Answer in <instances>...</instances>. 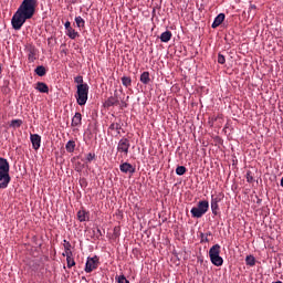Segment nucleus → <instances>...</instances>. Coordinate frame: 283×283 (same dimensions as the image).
<instances>
[{
	"label": "nucleus",
	"mask_w": 283,
	"mask_h": 283,
	"mask_svg": "<svg viewBox=\"0 0 283 283\" xmlns=\"http://www.w3.org/2000/svg\"><path fill=\"white\" fill-rule=\"evenodd\" d=\"M187 172V168L185 166H178V176H184Z\"/></svg>",
	"instance_id": "obj_36"
},
{
	"label": "nucleus",
	"mask_w": 283,
	"mask_h": 283,
	"mask_svg": "<svg viewBox=\"0 0 283 283\" xmlns=\"http://www.w3.org/2000/svg\"><path fill=\"white\" fill-rule=\"evenodd\" d=\"M249 177L251 178V175H249V172H248V178H249Z\"/></svg>",
	"instance_id": "obj_43"
},
{
	"label": "nucleus",
	"mask_w": 283,
	"mask_h": 283,
	"mask_svg": "<svg viewBox=\"0 0 283 283\" xmlns=\"http://www.w3.org/2000/svg\"><path fill=\"white\" fill-rule=\"evenodd\" d=\"M65 149L67 154H74V149H76V142L74 139H71L66 143Z\"/></svg>",
	"instance_id": "obj_20"
},
{
	"label": "nucleus",
	"mask_w": 283,
	"mask_h": 283,
	"mask_svg": "<svg viewBox=\"0 0 283 283\" xmlns=\"http://www.w3.org/2000/svg\"><path fill=\"white\" fill-rule=\"evenodd\" d=\"M245 264H247V266H255V256L248 255L245 258Z\"/></svg>",
	"instance_id": "obj_26"
},
{
	"label": "nucleus",
	"mask_w": 283,
	"mask_h": 283,
	"mask_svg": "<svg viewBox=\"0 0 283 283\" xmlns=\"http://www.w3.org/2000/svg\"><path fill=\"white\" fill-rule=\"evenodd\" d=\"M32 17H34V13L19 7L18 11L13 14L11 19L13 30H21V28H23V23H25L28 19H32Z\"/></svg>",
	"instance_id": "obj_1"
},
{
	"label": "nucleus",
	"mask_w": 283,
	"mask_h": 283,
	"mask_svg": "<svg viewBox=\"0 0 283 283\" xmlns=\"http://www.w3.org/2000/svg\"><path fill=\"white\" fill-rule=\"evenodd\" d=\"M109 129L112 132H117V134H120V130L123 129V126H120L119 123H113L109 125Z\"/></svg>",
	"instance_id": "obj_25"
},
{
	"label": "nucleus",
	"mask_w": 283,
	"mask_h": 283,
	"mask_svg": "<svg viewBox=\"0 0 283 283\" xmlns=\"http://www.w3.org/2000/svg\"><path fill=\"white\" fill-rule=\"evenodd\" d=\"M248 182H253V178H248Z\"/></svg>",
	"instance_id": "obj_40"
},
{
	"label": "nucleus",
	"mask_w": 283,
	"mask_h": 283,
	"mask_svg": "<svg viewBox=\"0 0 283 283\" xmlns=\"http://www.w3.org/2000/svg\"><path fill=\"white\" fill-rule=\"evenodd\" d=\"M23 125V120L21 119H12L10 123V127H12L13 129H19V127H21Z\"/></svg>",
	"instance_id": "obj_24"
},
{
	"label": "nucleus",
	"mask_w": 283,
	"mask_h": 283,
	"mask_svg": "<svg viewBox=\"0 0 283 283\" xmlns=\"http://www.w3.org/2000/svg\"><path fill=\"white\" fill-rule=\"evenodd\" d=\"M66 264H67V269H72V266H76V261H74V258L72 255H67Z\"/></svg>",
	"instance_id": "obj_27"
},
{
	"label": "nucleus",
	"mask_w": 283,
	"mask_h": 283,
	"mask_svg": "<svg viewBox=\"0 0 283 283\" xmlns=\"http://www.w3.org/2000/svg\"><path fill=\"white\" fill-rule=\"evenodd\" d=\"M75 23L77 28H85V20L81 18V15L75 17Z\"/></svg>",
	"instance_id": "obj_30"
},
{
	"label": "nucleus",
	"mask_w": 283,
	"mask_h": 283,
	"mask_svg": "<svg viewBox=\"0 0 283 283\" xmlns=\"http://www.w3.org/2000/svg\"><path fill=\"white\" fill-rule=\"evenodd\" d=\"M35 74L38 76H45V74H48V70L45 69V66L40 65L34 70Z\"/></svg>",
	"instance_id": "obj_23"
},
{
	"label": "nucleus",
	"mask_w": 283,
	"mask_h": 283,
	"mask_svg": "<svg viewBox=\"0 0 283 283\" xmlns=\"http://www.w3.org/2000/svg\"><path fill=\"white\" fill-rule=\"evenodd\" d=\"M96 269H98V256H88L84 269L85 273H92V271H96Z\"/></svg>",
	"instance_id": "obj_8"
},
{
	"label": "nucleus",
	"mask_w": 283,
	"mask_h": 283,
	"mask_svg": "<svg viewBox=\"0 0 283 283\" xmlns=\"http://www.w3.org/2000/svg\"><path fill=\"white\" fill-rule=\"evenodd\" d=\"M83 120V115L81 113H75V115L72 118V127H81Z\"/></svg>",
	"instance_id": "obj_13"
},
{
	"label": "nucleus",
	"mask_w": 283,
	"mask_h": 283,
	"mask_svg": "<svg viewBox=\"0 0 283 283\" xmlns=\"http://www.w3.org/2000/svg\"><path fill=\"white\" fill-rule=\"evenodd\" d=\"M64 28L66 30V35L69 39H76L78 36V32L72 28V23L70 21H66L64 23Z\"/></svg>",
	"instance_id": "obj_10"
},
{
	"label": "nucleus",
	"mask_w": 283,
	"mask_h": 283,
	"mask_svg": "<svg viewBox=\"0 0 283 283\" xmlns=\"http://www.w3.org/2000/svg\"><path fill=\"white\" fill-rule=\"evenodd\" d=\"M120 171H123V174H129V176H132V174H134V171H136V168L134 166H132V164L129 163H124L119 166Z\"/></svg>",
	"instance_id": "obj_11"
},
{
	"label": "nucleus",
	"mask_w": 283,
	"mask_h": 283,
	"mask_svg": "<svg viewBox=\"0 0 283 283\" xmlns=\"http://www.w3.org/2000/svg\"><path fill=\"white\" fill-rule=\"evenodd\" d=\"M116 282L118 283H129V280H127V277H125V275H119L115 277Z\"/></svg>",
	"instance_id": "obj_32"
},
{
	"label": "nucleus",
	"mask_w": 283,
	"mask_h": 283,
	"mask_svg": "<svg viewBox=\"0 0 283 283\" xmlns=\"http://www.w3.org/2000/svg\"><path fill=\"white\" fill-rule=\"evenodd\" d=\"M209 235H211V232L208 233H200L201 242H209Z\"/></svg>",
	"instance_id": "obj_33"
},
{
	"label": "nucleus",
	"mask_w": 283,
	"mask_h": 283,
	"mask_svg": "<svg viewBox=\"0 0 283 283\" xmlns=\"http://www.w3.org/2000/svg\"><path fill=\"white\" fill-rule=\"evenodd\" d=\"M74 83H77V85H87V83H83V76L81 75L74 77Z\"/></svg>",
	"instance_id": "obj_34"
},
{
	"label": "nucleus",
	"mask_w": 283,
	"mask_h": 283,
	"mask_svg": "<svg viewBox=\"0 0 283 283\" xmlns=\"http://www.w3.org/2000/svg\"><path fill=\"white\" fill-rule=\"evenodd\" d=\"M24 50L28 54L29 63H34L39 59V49L34 44H28Z\"/></svg>",
	"instance_id": "obj_6"
},
{
	"label": "nucleus",
	"mask_w": 283,
	"mask_h": 283,
	"mask_svg": "<svg viewBox=\"0 0 283 283\" xmlns=\"http://www.w3.org/2000/svg\"><path fill=\"white\" fill-rule=\"evenodd\" d=\"M35 90H38V92L41 94H48L50 92V87L44 82H38Z\"/></svg>",
	"instance_id": "obj_16"
},
{
	"label": "nucleus",
	"mask_w": 283,
	"mask_h": 283,
	"mask_svg": "<svg viewBox=\"0 0 283 283\" xmlns=\"http://www.w3.org/2000/svg\"><path fill=\"white\" fill-rule=\"evenodd\" d=\"M31 143L33 145V149H39L41 147V136L39 134L31 135Z\"/></svg>",
	"instance_id": "obj_17"
},
{
	"label": "nucleus",
	"mask_w": 283,
	"mask_h": 283,
	"mask_svg": "<svg viewBox=\"0 0 283 283\" xmlns=\"http://www.w3.org/2000/svg\"><path fill=\"white\" fill-rule=\"evenodd\" d=\"M114 105H118V96L116 94L108 97L107 101L104 103L105 107H114Z\"/></svg>",
	"instance_id": "obj_18"
},
{
	"label": "nucleus",
	"mask_w": 283,
	"mask_h": 283,
	"mask_svg": "<svg viewBox=\"0 0 283 283\" xmlns=\"http://www.w3.org/2000/svg\"><path fill=\"white\" fill-rule=\"evenodd\" d=\"M153 14H156V9H153Z\"/></svg>",
	"instance_id": "obj_41"
},
{
	"label": "nucleus",
	"mask_w": 283,
	"mask_h": 283,
	"mask_svg": "<svg viewBox=\"0 0 283 283\" xmlns=\"http://www.w3.org/2000/svg\"><path fill=\"white\" fill-rule=\"evenodd\" d=\"M210 261L214 266H222L224 260L220 256V244H214L209 250Z\"/></svg>",
	"instance_id": "obj_3"
},
{
	"label": "nucleus",
	"mask_w": 283,
	"mask_h": 283,
	"mask_svg": "<svg viewBox=\"0 0 283 283\" xmlns=\"http://www.w3.org/2000/svg\"><path fill=\"white\" fill-rule=\"evenodd\" d=\"M10 185V178H0V189H7Z\"/></svg>",
	"instance_id": "obj_28"
},
{
	"label": "nucleus",
	"mask_w": 283,
	"mask_h": 283,
	"mask_svg": "<svg viewBox=\"0 0 283 283\" xmlns=\"http://www.w3.org/2000/svg\"><path fill=\"white\" fill-rule=\"evenodd\" d=\"M63 247H64V253H62V255L64 256V258H67V255H73V253H72V243H70V241H67V240H63Z\"/></svg>",
	"instance_id": "obj_14"
},
{
	"label": "nucleus",
	"mask_w": 283,
	"mask_h": 283,
	"mask_svg": "<svg viewBox=\"0 0 283 283\" xmlns=\"http://www.w3.org/2000/svg\"><path fill=\"white\" fill-rule=\"evenodd\" d=\"M0 178H10V163L3 157H0Z\"/></svg>",
	"instance_id": "obj_7"
},
{
	"label": "nucleus",
	"mask_w": 283,
	"mask_h": 283,
	"mask_svg": "<svg viewBox=\"0 0 283 283\" xmlns=\"http://www.w3.org/2000/svg\"><path fill=\"white\" fill-rule=\"evenodd\" d=\"M160 41H161V43H168V41H171L170 31H165L164 33H161Z\"/></svg>",
	"instance_id": "obj_22"
},
{
	"label": "nucleus",
	"mask_w": 283,
	"mask_h": 283,
	"mask_svg": "<svg viewBox=\"0 0 283 283\" xmlns=\"http://www.w3.org/2000/svg\"><path fill=\"white\" fill-rule=\"evenodd\" d=\"M95 158H96L95 153H88V154L85 155L84 163H86V164L92 163V160H94Z\"/></svg>",
	"instance_id": "obj_31"
},
{
	"label": "nucleus",
	"mask_w": 283,
	"mask_h": 283,
	"mask_svg": "<svg viewBox=\"0 0 283 283\" xmlns=\"http://www.w3.org/2000/svg\"><path fill=\"white\" fill-rule=\"evenodd\" d=\"M77 220L80 222H90V211L85 209L77 211Z\"/></svg>",
	"instance_id": "obj_12"
},
{
	"label": "nucleus",
	"mask_w": 283,
	"mask_h": 283,
	"mask_svg": "<svg viewBox=\"0 0 283 283\" xmlns=\"http://www.w3.org/2000/svg\"><path fill=\"white\" fill-rule=\"evenodd\" d=\"M129 147H132L129 139L123 137L117 144V151L122 157H127L129 155Z\"/></svg>",
	"instance_id": "obj_5"
},
{
	"label": "nucleus",
	"mask_w": 283,
	"mask_h": 283,
	"mask_svg": "<svg viewBox=\"0 0 283 283\" xmlns=\"http://www.w3.org/2000/svg\"><path fill=\"white\" fill-rule=\"evenodd\" d=\"M20 8L21 10H27L34 14L36 9V0H23Z\"/></svg>",
	"instance_id": "obj_9"
},
{
	"label": "nucleus",
	"mask_w": 283,
	"mask_h": 283,
	"mask_svg": "<svg viewBox=\"0 0 283 283\" xmlns=\"http://www.w3.org/2000/svg\"><path fill=\"white\" fill-rule=\"evenodd\" d=\"M122 84L124 85V87H132V77H122Z\"/></svg>",
	"instance_id": "obj_29"
},
{
	"label": "nucleus",
	"mask_w": 283,
	"mask_h": 283,
	"mask_svg": "<svg viewBox=\"0 0 283 283\" xmlns=\"http://www.w3.org/2000/svg\"><path fill=\"white\" fill-rule=\"evenodd\" d=\"M207 211H209V201L201 200L198 202L197 207H193L190 210V213L192 214V218H202Z\"/></svg>",
	"instance_id": "obj_4"
},
{
	"label": "nucleus",
	"mask_w": 283,
	"mask_h": 283,
	"mask_svg": "<svg viewBox=\"0 0 283 283\" xmlns=\"http://www.w3.org/2000/svg\"><path fill=\"white\" fill-rule=\"evenodd\" d=\"M223 22H224V13H219L214 18V21L212 22L211 28H213V30H216V28H219V25H222Z\"/></svg>",
	"instance_id": "obj_15"
},
{
	"label": "nucleus",
	"mask_w": 283,
	"mask_h": 283,
	"mask_svg": "<svg viewBox=\"0 0 283 283\" xmlns=\"http://www.w3.org/2000/svg\"><path fill=\"white\" fill-rule=\"evenodd\" d=\"M83 182H85V179L84 178L80 179V185H83Z\"/></svg>",
	"instance_id": "obj_39"
},
{
	"label": "nucleus",
	"mask_w": 283,
	"mask_h": 283,
	"mask_svg": "<svg viewBox=\"0 0 283 283\" xmlns=\"http://www.w3.org/2000/svg\"><path fill=\"white\" fill-rule=\"evenodd\" d=\"M0 74H1V66H0Z\"/></svg>",
	"instance_id": "obj_44"
},
{
	"label": "nucleus",
	"mask_w": 283,
	"mask_h": 283,
	"mask_svg": "<svg viewBox=\"0 0 283 283\" xmlns=\"http://www.w3.org/2000/svg\"><path fill=\"white\" fill-rule=\"evenodd\" d=\"M218 202H220V198H213L211 199V211L213 213V216H218V209H219V206H218Z\"/></svg>",
	"instance_id": "obj_19"
},
{
	"label": "nucleus",
	"mask_w": 283,
	"mask_h": 283,
	"mask_svg": "<svg viewBox=\"0 0 283 283\" xmlns=\"http://www.w3.org/2000/svg\"><path fill=\"white\" fill-rule=\"evenodd\" d=\"M140 83L144 85H149L151 83V77H149V72H143L140 75Z\"/></svg>",
	"instance_id": "obj_21"
},
{
	"label": "nucleus",
	"mask_w": 283,
	"mask_h": 283,
	"mask_svg": "<svg viewBox=\"0 0 283 283\" xmlns=\"http://www.w3.org/2000/svg\"><path fill=\"white\" fill-rule=\"evenodd\" d=\"M90 94V85L87 84H78L77 92L75 98L77 101V105H85L87 103V96Z\"/></svg>",
	"instance_id": "obj_2"
},
{
	"label": "nucleus",
	"mask_w": 283,
	"mask_h": 283,
	"mask_svg": "<svg viewBox=\"0 0 283 283\" xmlns=\"http://www.w3.org/2000/svg\"><path fill=\"white\" fill-rule=\"evenodd\" d=\"M175 172L178 174V167L175 169Z\"/></svg>",
	"instance_id": "obj_42"
},
{
	"label": "nucleus",
	"mask_w": 283,
	"mask_h": 283,
	"mask_svg": "<svg viewBox=\"0 0 283 283\" xmlns=\"http://www.w3.org/2000/svg\"><path fill=\"white\" fill-rule=\"evenodd\" d=\"M218 63H220V65H224V63H227V59L221 53L218 54Z\"/></svg>",
	"instance_id": "obj_35"
},
{
	"label": "nucleus",
	"mask_w": 283,
	"mask_h": 283,
	"mask_svg": "<svg viewBox=\"0 0 283 283\" xmlns=\"http://www.w3.org/2000/svg\"><path fill=\"white\" fill-rule=\"evenodd\" d=\"M95 235H103V233L101 232V229H96Z\"/></svg>",
	"instance_id": "obj_38"
},
{
	"label": "nucleus",
	"mask_w": 283,
	"mask_h": 283,
	"mask_svg": "<svg viewBox=\"0 0 283 283\" xmlns=\"http://www.w3.org/2000/svg\"><path fill=\"white\" fill-rule=\"evenodd\" d=\"M255 11V6L254 4H251L250 8H249V14H251V12Z\"/></svg>",
	"instance_id": "obj_37"
}]
</instances>
